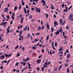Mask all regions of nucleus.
Instances as JSON below:
<instances>
[{
  "label": "nucleus",
  "mask_w": 73,
  "mask_h": 73,
  "mask_svg": "<svg viewBox=\"0 0 73 73\" xmlns=\"http://www.w3.org/2000/svg\"><path fill=\"white\" fill-rule=\"evenodd\" d=\"M22 50H23V51H24V49H25V48H24V47L23 48H22Z\"/></svg>",
  "instance_id": "4d7b16f0"
},
{
  "label": "nucleus",
  "mask_w": 73,
  "mask_h": 73,
  "mask_svg": "<svg viewBox=\"0 0 73 73\" xmlns=\"http://www.w3.org/2000/svg\"><path fill=\"white\" fill-rule=\"evenodd\" d=\"M7 22H3V25H5V24H7Z\"/></svg>",
  "instance_id": "a211bd4d"
},
{
  "label": "nucleus",
  "mask_w": 73,
  "mask_h": 73,
  "mask_svg": "<svg viewBox=\"0 0 73 73\" xmlns=\"http://www.w3.org/2000/svg\"><path fill=\"white\" fill-rule=\"evenodd\" d=\"M25 64H26V63H25V62H24V63H23L24 66H25Z\"/></svg>",
  "instance_id": "0e129e2a"
},
{
  "label": "nucleus",
  "mask_w": 73,
  "mask_h": 73,
  "mask_svg": "<svg viewBox=\"0 0 73 73\" xmlns=\"http://www.w3.org/2000/svg\"><path fill=\"white\" fill-rule=\"evenodd\" d=\"M30 58H29V57H27V58H26L25 60H27V61H28L29 60Z\"/></svg>",
  "instance_id": "393cba45"
},
{
  "label": "nucleus",
  "mask_w": 73,
  "mask_h": 73,
  "mask_svg": "<svg viewBox=\"0 0 73 73\" xmlns=\"http://www.w3.org/2000/svg\"><path fill=\"white\" fill-rule=\"evenodd\" d=\"M68 65L67 64H65V66L66 67L67 66H68Z\"/></svg>",
  "instance_id": "69168bd1"
},
{
  "label": "nucleus",
  "mask_w": 73,
  "mask_h": 73,
  "mask_svg": "<svg viewBox=\"0 0 73 73\" xmlns=\"http://www.w3.org/2000/svg\"><path fill=\"white\" fill-rule=\"evenodd\" d=\"M63 49V48L62 47H60V48L58 50H59L60 52H61L62 50Z\"/></svg>",
  "instance_id": "6e6552de"
},
{
  "label": "nucleus",
  "mask_w": 73,
  "mask_h": 73,
  "mask_svg": "<svg viewBox=\"0 0 73 73\" xmlns=\"http://www.w3.org/2000/svg\"><path fill=\"white\" fill-rule=\"evenodd\" d=\"M13 23V21H11L10 23V24H12Z\"/></svg>",
  "instance_id": "052dcab7"
},
{
  "label": "nucleus",
  "mask_w": 73,
  "mask_h": 73,
  "mask_svg": "<svg viewBox=\"0 0 73 73\" xmlns=\"http://www.w3.org/2000/svg\"><path fill=\"white\" fill-rule=\"evenodd\" d=\"M49 35H48L46 38V40L47 41H48V40L49 39Z\"/></svg>",
  "instance_id": "2eb2a0df"
},
{
  "label": "nucleus",
  "mask_w": 73,
  "mask_h": 73,
  "mask_svg": "<svg viewBox=\"0 0 73 73\" xmlns=\"http://www.w3.org/2000/svg\"><path fill=\"white\" fill-rule=\"evenodd\" d=\"M41 62V60L39 59L37 60V64H40V62Z\"/></svg>",
  "instance_id": "1a4fd4ad"
},
{
  "label": "nucleus",
  "mask_w": 73,
  "mask_h": 73,
  "mask_svg": "<svg viewBox=\"0 0 73 73\" xmlns=\"http://www.w3.org/2000/svg\"><path fill=\"white\" fill-rule=\"evenodd\" d=\"M52 54H54V53H55V51H53L52 52Z\"/></svg>",
  "instance_id": "338daca9"
},
{
  "label": "nucleus",
  "mask_w": 73,
  "mask_h": 73,
  "mask_svg": "<svg viewBox=\"0 0 73 73\" xmlns=\"http://www.w3.org/2000/svg\"><path fill=\"white\" fill-rule=\"evenodd\" d=\"M21 23H23V21L24 20V18H23L21 19Z\"/></svg>",
  "instance_id": "f3484780"
},
{
  "label": "nucleus",
  "mask_w": 73,
  "mask_h": 73,
  "mask_svg": "<svg viewBox=\"0 0 73 73\" xmlns=\"http://www.w3.org/2000/svg\"><path fill=\"white\" fill-rule=\"evenodd\" d=\"M18 8V7H17V6H16L15 7V9H14V10L15 11L16 10V9H17Z\"/></svg>",
  "instance_id": "dca6fc26"
},
{
  "label": "nucleus",
  "mask_w": 73,
  "mask_h": 73,
  "mask_svg": "<svg viewBox=\"0 0 73 73\" xmlns=\"http://www.w3.org/2000/svg\"><path fill=\"white\" fill-rule=\"evenodd\" d=\"M5 57H8L9 58L10 57H11V56H12V54H9L8 55H7V54H5Z\"/></svg>",
  "instance_id": "f03ea898"
},
{
  "label": "nucleus",
  "mask_w": 73,
  "mask_h": 73,
  "mask_svg": "<svg viewBox=\"0 0 73 73\" xmlns=\"http://www.w3.org/2000/svg\"><path fill=\"white\" fill-rule=\"evenodd\" d=\"M42 70L41 71H42V72H43V71H44V68L43 67H42Z\"/></svg>",
  "instance_id": "c756f323"
},
{
  "label": "nucleus",
  "mask_w": 73,
  "mask_h": 73,
  "mask_svg": "<svg viewBox=\"0 0 73 73\" xmlns=\"http://www.w3.org/2000/svg\"><path fill=\"white\" fill-rule=\"evenodd\" d=\"M59 32H61V33H62V31L61 32V30H59Z\"/></svg>",
  "instance_id": "2f4dec72"
},
{
  "label": "nucleus",
  "mask_w": 73,
  "mask_h": 73,
  "mask_svg": "<svg viewBox=\"0 0 73 73\" xmlns=\"http://www.w3.org/2000/svg\"><path fill=\"white\" fill-rule=\"evenodd\" d=\"M28 68L29 69H31L32 68H31V66H28Z\"/></svg>",
  "instance_id": "603ef678"
},
{
  "label": "nucleus",
  "mask_w": 73,
  "mask_h": 73,
  "mask_svg": "<svg viewBox=\"0 0 73 73\" xmlns=\"http://www.w3.org/2000/svg\"><path fill=\"white\" fill-rule=\"evenodd\" d=\"M41 1H42V3L44 5H45V1L43 0H41Z\"/></svg>",
  "instance_id": "423d86ee"
},
{
  "label": "nucleus",
  "mask_w": 73,
  "mask_h": 73,
  "mask_svg": "<svg viewBox=\"0 0 73 73\" xmlns=\"http://www.w3.org/2000/svg\"><path fill=\"white\" fill-rule=\"evenodd\" d=\"M63 11L64 12H66L68 11V10H66V9L64 10Z\"/></svg>",
  "instance_id": "f704fd0d"
},
{
  "label": "nucleus",
  "mask_w": 73,
  "mask_h": 73,
  "mask_svg": "<svg viewBox=\"0 0 73 73\" xmlns=\"http://www.w3.org/2000/svg\"><path fill=\"white\" fill-rule=\"evenodd\" d=\"M60 21V24L61 25L62 23V21H63L61 19H59Z\"/></svg>",
  "instance_id": "39448f33"
},
{
  "label": "nucleus",
  "mask_w": 73,
  "mask_h": 73,
  "mask_svg": "<svg viewBox=\"0 0 73 73\" xmlns=\"http://www.w3.org/2000/svg\"><path fill=\"white\" fill-rule=\"evenodd\" d=\"M70 57V54H67V57L68 58H69Z\"/></svg>",
  "instance_id": "f8f14e48"
},
{
  "label": "nucleus",
  "mask_w": 73,
  "mask_h": 73,
  "mask_svg": "<svg viewBox=\"0 0 73 73\" xmlns=\"http://www.w3.org/2000/svg\"><path fill=\"white\" fill-rule=\"evenodd\" d=\"M21 1L22 3V5H24V2L22 1Z\"/></svg>",
  "instance_id": "a878e982"
},
{
  "label": "nucleus",
  "mask_w": 73,
  "mask_h": 73,
  "mask_svg": "<svg viewBox=\"0 0 73 73\" xmlns=\"http://www.w3.org/2000/svg\"><path fill=\"white\" fill-rule=\"evenodd\" d=\"M27 36H28V37H29L30 36V35H29V34H28L27 35Z\"/></svg>",
  "instance_id": "774afa93"
},
{
  "label": "nucleus",
  "mask_w": 73,
  "mask_h": 73,
  "mask_svg": "<svg viewBox=\"0 0 73 73\" xmlns=\"http://www.w3.org/2000/svg\"><path fill=\"white\" fill-rule=\"evenodd\" d=\"M20 54L19 53H18L17 56H16V57H18V56H20Z\"/></svg>",
  "instance_id": "7c9ffc66"
},
{
  "label": "nucleus",
  "mask_w": 73,
  "mask_h": 73,
  "mask_svg": "<svg viewBox=\"0 0 73 73\" xmlns=\"http://www.w3.org/2000/svg\"><path fill=\"white\" fill-rule=\"evenodd\" d=\"M67 73H69V68L67 69Z\"/></svg>",
  "instance_id": "473e14b6"
},
{
  "label": "nucleus",
  "mask_w": 73,
  "mask_h": 73,
  "mask_svg": "<svg viewBox=\"0 0 73 73\" xmlns=\"http://www.w3.org/2000/svg\"><path fill=\"white\" fill-rule=\"evenodd\" d=\"M57 70V68H55L54 70V71H56V70Z\"/></svg>",
  "instance_id": "e2e57ef3"
},
{
  "label": "nucleus",
  "mask_w": 73,
  "mask_h": 73,
  "mask_svg": "<svg viewBox=\"0 0 73 73\" xmlns=\"http://www.w3.org/2000/svg\"><path fill=\"white\" fill-rule=\"evenodd\" d=\"M37 70H40V68H37Z\"/></svg>",
  "instance_id": "864d4df0"
},
{
  "label": "nucleus",
  "mask_w": 73,
  "mask_h": 73,
  "mask_svg": "<svg viewBox=\"0 0 73 73\" xmlns=\"http://www.w3.org/2000/svg\"><path fill=\"white\" fill-rule=\"evenodd\" d=\"M73 17V15L72 14L70 15L69 17V20H71Z\"/></svg>",
  "instance_id": "7ed1b4c3"
},
{
  "label": "nucleus",
  "mask_w": 73,
  "mask_h": 73,
  "mask_svg": "<svg viewBox=\"0 0 73 73\" xmlns=\"http://www.w3.org/2000/svg\"><path fill=\"white\" fill-rule=\"evenodd\" d=\"M19 46V45H18L15 48V49H17L18 48V47Z\"/></svg>",
  "instance_id": "a19ab883"
},
{
  "label": "nucleus",
  "mask_w": 73,
  "mask_h": 73,
  "mask_svg": "<svg viewBox=\"0 0 73 73\" xmlns=\"http://www.w3.org/2000/svg\"><path fill=\"white\" fill-rule=\"evenodd\" d=\"M59 69H60L62 68V65H61L60 66H59Z\"/></svg>",
  "instance_id": "c03bdc74"
},
{
  "label": "nucleus",
  "mask_w": 73,
  "mask_h": 73,
  "mask_svg": "<svg viewBox=\"0 0 73 73\" xmlns=\"http://www.w3.org/2000/svg\"><path fill=\"white\" fill-rule=\"evenodd\" d=\"M44 28H45V27H44V26H43L41 28L42 29H44Z\"/></svg>",
  "instance_id": "c85d7f7f"
},
{
  "label": "nucleus",
  "mask_w": 73,
  "mask_h": 73,
  "mask_svg": "<svg viewBox=\"0 0 73 73\" xmlns=\"http://www.w3.org/2000/svg\"><path fill=\"white\" fill-rule=\"evenodd\" d=\"M5 63H7V60H4L3 61Z\"/></svg>",
  "instance_id": "79ce46f5"
},
{
  "label": "nucleus",
  "mask_w": 73,
  "mask_h": 73,
  "mask_svg": "<svg viewBox=\"0 0 73 73\" xmlns=\"http://www.w3.org/2000/svg\"><path fill=\"white\" fill-rule=\"evenodd\" d=\"M24 12L25 14H27V11H26V9H25V8L24 9Z\"/></svg>",
  "instance_id": "6ab92c4d"
},
{
  "label": "nucleus",
  "mask_w": 73,
  "mask_h": 73,
  "mask_svg": "<svg viewBox=\"0 0 73 73\" xmlns=\"http://www.w3.org/2000/svg\"><path fill=\"white\" fill-rule=\"evenodd\" d=\"M62 24V25H64V24H65V21H64L63 23Z\"/></svg>",
  "instance_id": "09e8293b"
},
{
  "label": "nucleus",
  "mask_w": 73,
  "mask_h": 73,
  "mask_svg": "<svg viewBox=\"0 0 73 73\" xmlns=\"http://www.w3.org/2000/svg\"><path fill=\"white\" fill-rule=\"evenodd\" d=\"M60 30H61V31L62 32V27H60Z\"/></svg>",
  "instance_id": "680f3d73"
},
{
  "label": "nucleus",
  "mask_w": 73,
  "mask_h": 73,
  "mask_svg": "<svg viewBox=\"0 0 73 73\" xmlns=\"http://www.w3.org/2000/svg\"><path fill=\"white\" fill-rule=\"evenodd\" d=\"M55 46L56 47H57V42H55Z\"/></svg>",
  "instance_id": "37998d69"
},
{
  "label": "nucleus",
  "mask_w": 73,
  "mask_h": 73,
  "mask_svg": "<svg viewBox=\"0 0 73 73\" xmlns=\"http://www.w3.org/2000/svg\"><path fill=\"white\" fill-rule=\"evenodd\" d=\"M0 40H1V41H2V42H3V39L1 38V36H0Z\"/></svg>",
  "instance_id": "5701e85b"
},
{
  "label": "nucleus",
  "mask_w": 73,
  "mask_h": 73,
  "mask_svg": "<svg viewBox=\"0 0 73 73\" xmlns=\"http://www.w3.org/2000/svg\"><path fill=\"white\" fill-rule=\"evenodd\" d=\"M66 53H69V51H68V50H66Z\"/></svg>",
  "instance_id": "6e6d98bb"
},
{
  "label": "nucleus",
  "mask_w": 73,
  "mask_h": 73,
  "mask_svg": "<svg viewBox=\"0 0 73 73\" xmlns=\"http://www.w3.org/2000/svg\"><path fill=\"white\" fill-rule=\"evenodd\" d=\"M36 47L35 46H33V49H36Z\"/></svg>",
  "instance_id": "b1692460"
},
{
  "label": "nucleus",
  "mask_w": 73,
  "mask_h": 73,
  "mask_svg": "<svg viewBox=\"0 0 73 73\" xmlns=\"http://www.w3.org/2000/svg\"><path fill=\"white\" fill-rule=\"evenodd\" d=\"M22 16H23L22 15H19V17H20L21 18H22Z\"/></svg>",
  "instance_id": "ea45409f"
},
{
  "label": "nucleus",
  "mask_w": 73,
  "mask_h": 73,
  "mask_svg": "<svg viewBox=\"0 0 73 73\" xmlns=\"http://www.w3.org/2000/svg\"><path fill=\"white\" fill-rule=\"evenodd\" d=\"M54 24L55 25H58V24L57 23V22L56 21H54Z\"/></svg>",
  "instance_id": "aec40b11"
},
{
  "label": "nucleus",
  "mask_w": 73,
  "mask_h": 73,
  "mask_svg": "<svg viewBox=\"0 0 73 73\" xmlns=\"http://www.w3.org/2000/svg\"><path fill=\"white\" fill-rule=\"evenodd\" d=\"M42 53L44 52V50H43V49H42Z\"/></svg>",
  "instance_id": "a18cd8bd"
},
{
  "label": "nucleus",
  "mask_w": 73,
  "mask_h": 73,
  "mask_svg": "<svg viewBox=\"0 0 73 73\" xmlns=\"http://www.w3.org/2000/svg\"><path fill=\"white\" fill-rule=\"evenodd\" d=\"M46 18H48V15L47 14V13L46 14Z\"/></svg>",
  "instance_id": "4c0bfd02"
},
{
  "label": "nucleus",
  "mask_w": 73,
  "mask_h": 73,
  "mask_svg": "<svg viewBox=\"0 0 73 73\" xmlns=\"http://www.w3.org/2000/svg\"><path fill=\"white\" fill-rule=\"evenodd\" d=\"M20 6H19V9H21V5H20Z\"/></svg>",
  "instance_id": "49530a36"
},
{
  "label": "nucleus",
  "mask_w": 73,
  "mask_h": 73,
  "mask_svg": "<svg viewBox=\"0 0 73 73\" xmlns=\"http://www.w3.org/2000/svg\"><path fill=\"white\" fill-rule=\"evenodd\" d=\"M27 64H28V65H29L28 66H31V64H29V62H27Z\"/></svg>",
  "instance_id": "8fccbe9b"
},
{
  "label": "nucleus",
  "mask_w": 73,
  "mask_h": 73,
  "mask_svg": "<svg viewBox=\"0 0 73 73\" xmlns=\"http://www.w3.org/2000/svg\"><path fill=\"white\" fill-rule=\"evenodd\" d=\"M27 13H29V10H28L27 11Z\"/></svg>",
  "instance_id": "58836bf2"
},
{
  "label": "nucleus",
  "mask_w": 73,
  "mask_h": 73,
  "mask_svg": "<svg viewBox=\"0 0 73 73\" xmlns=\"http://www.w3.org/2000/svg\"><path fill=\"white\" fill-rule=\"evenodd\" d=\"M51 30L52 32H53V31H54V29L53 28V27L51 28Z\"/></svg>",
  "instance_id": "4be33fe9"
},
{
  "label": "nucleus",
  "mask_w": 73,
  "mask_h": 73,
  "mask_svg": "<svg viewBox=\"0 0 73 73\" xmlns=\"http://www.w3.org/2000/svg\"><path fill=\"white\" fill-rule=\"evenodd\" d=\"M37 12H38V13H40V12H41L40 9L37 8Z\"/></svg>",
  "instance_id": "20e7f679"
},
{
  "label": "nucleus",
  "mask_w": 73,
  "mask_h": 73,
  "mask_svg": "<svg viewBox=\"0 0 73 73\" xmlns=\"http://www.w3.org/2000/svg\"><path fill=\"white\" fill-rule=\"evenodd\" d=\"M63 36H65V33L64 32H63Z\"/></svg>",
  "instance_id": "13d9d810"
},
{
  "label": "nucleus",
  "mask_w": 73,
  "mask_h": 73,
  "mask_svg": "<svg viewBox=\"0 0 73 73\" xmlns=\"http://www.w3.org/2000/svg\"><path fill=\"white\" fill-rule=\"evenodd\" d=\"M66 29H69V27H68L67 26H66Z\"/></svg>",
  "instance_id": "5fc2aeb1"
},
{
  "label": "nucleus",
  "mask_w": 73,
  "mask_h": 73,
  "mask_svg": "<svg viewBox=\"0 0 73 73\" xmlns=\"http://www.w3.org/2000/svg\"><path fill=\"white\" fill-rule=\"evenodd\" d=\"M19 64V62H17L15 64V66H17L18 65V64Z\"/></svg>",
  "instance_id": "72a5a7b5"
},
{
  "label": "nucleus",
  "mask_w": 73,
  "mask_h": 73,
  "mask_svg": "<svg viewBox=\"0 0 73 73\" xmlns=\"http://www.w3.org/2000/svg\"><path fill=\"white\" fill-rule=\"evenodd\" d=\"M12 19H13V20H14L15 19V17L13 16V15H12Z\"/></svg>",
  "instance_id": "cd10ccee"
},
{
  "label": "nucleus",
  "mask_w": 73,
  "mask_h": 73,
  "mask_svg": "<svg viewBox=\"0 0 73 73\" xmlns=\"http://www.w3.org/2000/svg\"><path fill=\"white\" fill-rule=\"evenodd\" d=\"M1 57V58H2V59L3 60L4 59V58H5V56H4V55H2Z\"/></svg>",
  "instance_id": "9b49d317"
},
{
  "label": "nucleus",
  "mask_w": 73,
  "mask_h": 73,
  "mask_svg": "<svg viewBox=\"0 0 73 73\" xmlns=\"http://www.w3.org/2000/svg\"><path fill=\"white\" fill-rule=\"evenodd\" d=\"M1 69H3V66L0 67Z\"/></svg>",
  "instance_id": "3c124183"
},
{
  "label": "nucleus",
  "mask_w": 73,
  "mask_h": 73,
  "mask_svg": "<svg viewBox=\"0 0 73 73\" xmlns=\"http://www.w3.org/2000/svg\"><path fill=\"white\" fill-rule=\"evenodd\" d=\"M41 29V27L40 26L38 28V31H40Z\"/></svg>",
  "instance_id": "412c9836"
},
{
  "label": "nucleus",
  "mask_w": 73,
  "mask_h": 73,
  "mask_svg": "<svg viewBox=\"0 0 73 73\" xmlns=\"http://www.w3.org/2000/svg\"><path fill=\"white\" fill-rule=\"evenodd\" d=\"M62 7L63 8H64V3H63L62 4Z\"/></svg>",
  "instance_id": "bb28decb"
},
{
  "label": "nucleus",
  "mask_w": 73,
  "mask_h": 73,
  "mask_svg": "<svg viewBox=\"0 0 73 73\" xmlns=\"http://www.w3.org/2000/svg\"><path fill=\"white\" fill-rule=\"evenodd\" d=\"M6 17L7 18V19H10V17H9L8 15Z\"/></svg>",
  "instance_id": "e433bc0d"
},
{
  "label": "nucleus",
  "mask_w": 73,
  "mask_h": 73,
  "mask_svg": "<svg viewBox=\"0 0 73 73\" xmlns=\"http://www.w3.org/2000/svg\"><path fill=\"white\" fill-rule=\"evenodd\" d=\"M26 8H27V9H28V8H29V7H28V5H27L26 6Z\"/></svg>",
  "instance_id": "c9c22d12"
},
{
  "label": "nucleus",
  "mask_w": 73,
  "mask_h": 73,
  "mask_svg": "<svg viewBox=\"0 0 73 73\" xmlns=\"http://www.w3.org/2000/svg\"><path fill=\"white\" fill-rule=\"evenodd\" d=\"M10 28H11V26H9L8 27L7 29V33H9L10 32V30H9V29H10Z\"/></svg>",
  "instance_id": "f257e3e1"
},
{
  "label": "nucleus",
  "mask_w": 73,
  "mask_h": 73,
  "mask_svg": "<svg viewBox=\"0 0 73 73\" xmlns=\"http://www.w3.org/2000/svg\"><path fill=\"white\" fill-rule=\"evenodd\" d=\"M58 53L59 54H61H61H62V53H63V52H59Z\"/></svg>",
  "instance_id": "de8ad7c7"
},
{
  "label": "nucleus",
  "mask_w": 73,
  "mask_h": 73,
  "mask_svg": "<svg viewBox=\"0 0 73 73\" xmlns=\"http://www.w3.org/2000/svg\"><path fill=\"white\" fill-rule=\"evenodd\" d=\"M59 34H60V32H59L58 31H57L56 32V36H57V35H58Z\"/></svg>",
  "instance_id": "9d476101"
},
{
  "label": "nucleus",
  "mask_w": 73,
  "mask_h": 73,
  "mask_svg": "<svg viewBox=\"0 0 73 73\" xmlns=\"http://www.w3.org/2000/svg\"><path fill=\"white\" fill-rule=\"evenodd\" d=\"M47 28L48 29H49V26L48 24H47Z\"/></svg>",
  "instance_id": "ddd939ff"
},
{
  "label": "nucleus",
  "mask_w": 73,
  "mask_h": 73,
  "mask_svg": "<svg viewBox=\"0 0 73 73\" xmlns=\"http://www.w3.org/2000/svg\"><path fill=\"white\" fill-rule=\"evenodd\" d=\"M10 62V61L9 60L7 62V64H9V62Z\"/></svg>",
  "instance_id": "bf43d9fd"
},
{
  "label": "nucleus",
  "mask_w": 73,
  "mask_h": 73,
  "mask_svg": "<svg viewBox=\"0 0 73 73\" xmlns=\"http://www.w3.org/2000/svg\"><path fill=\"white\" fill-rule=\"evenodd\" d=\"M27 27H25V28L23 29V30L24 31H27Z\"/></svg>",
  "instance_id": "4468645a"
},
{
  "label": "nucleus",
  "mask_w": 73,
  "mask_h": 73,
  "mask_svg": "<svg viewBox=\"0 0 73 73\" xmlns=\"http://www.w3.org/2000/svg\"><path fill=\"white\" fill-rule=\"evenodd\" d=\"M8 7H6L5 10H4V12H7V11H8Z\"/></svg>",
  "instance_id": "0eeeda50"
}]
</instances>
